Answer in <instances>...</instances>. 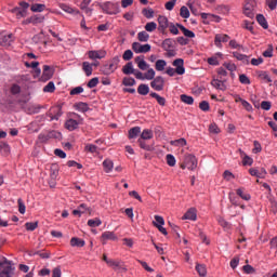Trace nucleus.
Segmentation results:
<instances>
[{
    "instance_id": "1",
    "label": "nucleus",
    "mask_w": 277,
    "mask_h": 277,
    "mask_svg": "<svg viewBox=\"0 0 277 277\" xmlns=\"http://www.w3.org/2000/svg\"><path fill=\"white\" fill-rule=\"evenodd\" d=\"M79 124H83V118L77 113H71L70 118L65 122V129L76 131V129H79Z\"/></svg>"
},
{
    "instance_id": "2",
    "label": "nucleus",
    "mask_w": 277,
    "mask_h": 277,
    "mask_svg": "<svg viewBox=\"0 0 277 277\" xmlns=\"http://www.w3.org/2000/svg\"><path fill=\"white\" fill-rule=\"evenodd\" d=\"M182 170H196L198 168V158L194 156V154H185L183 162L180 164Z\"/></svg>"
},
{
    "instance_id": "3",
    "label": "nucleus",
    "mask_w": 277,
    "mask_h": 277,
    "mask_svg": "<svg viewBox=\"0 0 277 277\" xmlns=\"http://www.w3.org/2000/svg\"><path fill=\"white\" fill-rule=\"evenodd\" d=\"M243 14L248 18H254V15L256 14V1L247 0L243 5Z\"/></svg>"
},
{
    "instance_id": "4",
    "label": "nucleus",
    "mask_w": 277,
    "mask_h": 277,
    "mask_svg": "<svg viewBox=\"0 0 277 277\" xmlns=\"http://www.w3.org/2000/svg\"><path fill=\"white\" fill-rule=\"evenodd\" d=\"M150 49L151 47L148 43L146 44H142L140 42L132 43V50L134 51V53H149Z\"/></svg>"
},
{
    "instance_id": "5",
    "label": "nucleus",
    "mask_w": 277,
    "mask_h": 277,
    "mask_svg": "<svg viewBox=\"0 0 277 277\" xmlns=\"http://www.w3.org/2000/svg\"><path fill=\"white\" fill-rule=\"evenodd\" d=\"M0 277H14V268L8 264L0 263Z\"/></svg>"
},
{
    "instance_id": "6",
    "label": "nucleus",
    "mask_w": 277,
    "mask_h": 277,
    "mask_svg": "<svg viewBox=\"0 0 277 277\" xmlns=\"http://www.w3.org/2000/svg\"><path fill=\"white\" fill-rule=\"evenodd\" d=\"M14 42V35L2 32L0 34V44L2 47H10Z\"/></svg>"
},
{
    "instance_id": "7",
    "label": "nucleus",
    "mask_w": 277,
    "mask_h": 277,
    "mask_svg": "<svg viewBox=\"0 0 277 277\" xmlns=\"http://www.w3.org/2000/svg\"><path fill=\"white\" fill-rule=\"evenodd\" d=\"M164 83L166 81L163 80V77L158 76L150 82V85L153 90H156V92H161V90H163Z\"/></svg>"
},
{
    "instance_id": "8",
    "label": "nucleus",
    "mask_w": 277,
    "mask_h": 277,
    "mask_svg": "<svg viewBox=\"0 0 277 277\" xmlns=\"http://www.w3.org/2000/svg\"><path fill=\"white\" fill-rule=\"evenodd\" d=\"M64 113L62 111V107L58 105V106H54L50 109L49 111V117H50V120H60V118H62V115Z\"/></svg>"
},
{
    "instance_id": "9",
    "label": "nucleus",
    "mask_w": 277,
    "mask_h": 277,
    "mask_svg": "<svg viewBox=\"0 0 277 277\" xmlns=\"http://www.w3.org/2000/svg\"><path fill=\"white\" fill-rule=\"evenodd\" d=\"M89 60H103L106 57L107 52L104 50H91L88 52Z\"/></svg>"
},
{
    "instance_id": "10",
    "label": "nucleus",
    "mask_w": 277,
    "mask_h": 277,
    "mask_svg": "<svg viewBox=\"0 0 277 277\" xmlns=\"http://www.w3.org/2000/svg\"><path fill=\"white\" fill-rule=\"evenodd\" d=\"M249 174H251V176H256V179H265L267 176V170H265V168H261L260 170L251 168L249 169Z\"/></svg>"
},
{
    "instance_id": "11",
    "label": "nucleus",
    "mask_w": 277,
    "mask_h": 277,
    "mask_svg": "<svg viewBox=\"0 0 277 277\" xmlns=\"http://www.w3.org/2000/svg\"><path fill=\"white\" fill-rule=\"evenodd\" d=\"M173 66H175L176 75H185V61L183 58L173 61Z\"/></svg>"
},
{
    "instance_id": "12",
    "label": "nucleus",
    "mask_w": 277,
    "mask_h": 277,
    "mask_svg": "<svg viewBox=\"0 0 277 277\" xmlns=\"http://www.w3.org/2000/svg\"><path fill=\"white\" fill-rule=\"evenodd\" d=\"M238 153L242 159V166H252L254 163V159L247 155L242 149H238Z\"/></svg>"
},
{
    "instance_id": "13",
    "label": "nucleus",
    "mask_w": 277,
    "mask_h": 277,
    "mask_svg": "<svg viewBox=\"0 0 277 277\" xmlns=\"http://www.w3.org/2000/svg\"><path fill=\"white\" fill-rule=\"evenodd\" d=\"M53 77V69L49 65L43 66V72L41 76V81H49Z\"/></svg>"
},
{
    "instance_id": "14",
    "label": "nucleus",
    "mask_w": 277,
    "mask_h": 277,
    "mask_svg": "<svg viewBox=\"0 0 277 277\" xmlns=\"http://www.w3.org/2000/svg\"><path fill=\"white\" fill-rule=\"evenodd\" d=\"M135 63L137 64V67L140 68V70H148V68H150V65L146 63V61L144 60V56H137L135 58Z\"/></svg>"
},
{
    "instance_id": "15",
    "label": "nucleus",
    "mask_w": 277,
    "mask_h": 277,
    "mask_svg": "<svg viewBox=\"0 0 277 277\" xmlns=\"http://www.w3.org/2000/svg\"><path fill=\"white\" fill-rule=\"evenodd\" d=\"M74 107L77 111H80L81 114H85V111H90V106L85 102H78L74 105Z\"/></svg>"
},
{
    "instance_id": "16",
    "label": "nucleus",
    "mask_w": 277,
    "mask_h": 277,
    "mask_svg": "<svg viewBox=\"0 0 277 277\" xmlns=\"http://www.w3.org/2000/svg\"><path fill=\"white\" fill-rule=\"evenodd\" d=\"M118 64H120V56H115L108 65V72H115L118 69Z\"/></svg>"
},
{
    "instance_id": "17",
    "label": "nucleus",
    "mask_w": 277,
    "mask_h": 277,
    "mask_svg": "<svg viewBox=\"0 0 277 277\" xmlns=\"http://www.w3.org/2000/svg\"><path fill=\"white\" fill-rule=\"evenodd\" d=\"M230 37L228 35H216L214 39L215 47H222V42H228Z\"/></svg>"
},
{
    "instance_id": "18",
    "label": "nucleus",
    "mask_w": 277,
    "mask_h": 277,
    "mask_svg": "<svg viewBox=\"0 0 277 277\" xmlns=\"http://www.w3.org/2000/svg\"><path fill=\"white\" fill-rule=\"evenodd\" d=\"M58 8H61V10H63V12H66L67 14H79V11L77 9H74L66 3H60Z\"/></svg>"
},
{
    "instance_id": "19",
    "label": "nucleus",
    "mask_w": 277,
    "mask_h": 277,
    "mask_svg": "<svg viewBox=\"0 0 277 277\" xmlns=\"http://www.w3.org/2000/svg\"><path fill=\"white\" fill-rule=\"evenodd\" d=\"M211 85L215 88V90H221L222 92H225L226 90V83L224 81L219 79H213L211 81Z\"/></svg>"
},
{
    "instance_id": "20",
    "label": "nucleus",
    "mask_w": 277,
    "mask_h": 277,
    "mask_svg": "<svg viewBox=\"0 0 277 277\" xmlns=\"http://www.w3.org/2000/svg\"><path fill=\"white\" fill-rule=\"evenodd\" d=\"M198 215L196 214V209L190 208L183 216V220H190L192 222H196Z\"/></svg>"
},
{
    "instance_id": "21",
    "label": "nucleus",
    "mask_w": 277,
    "mask_h": 277,
    "mask_svg": "<svg viewBox=\"0 0 277 277\" xmlns=\"http://www.w3.org/2000/svg\"><path fill=\"white\" fill-rule=\"evenodd\" d=\"M118 239V236L114 232H104L102 234V240L103 241H116Z\"/></svg>"
},
{
    "instance_id": "22",
    "label": "nucleus",
    "mask_w": 277,
    "mask_h": 277,
    "mask_svg": "<svg viewBox=\"0 0 277 277\" xmlns=\"http://www.w3.org/2000/svg\"><path fill=\"white\" fill-rule=\"evenodd\" d=\"M158 25H159L160 31H164V29H168V25H169L168 17H166L163 15H159Z\"/></svg>"
},
{
    "instance_id": "23",
    "label": "nucleus",
    "mask_w": 277,
    "mask_h": 277,
    "mask_svg": "<svg viewBox=\"0 0 277 277\" xmlns=\"http://www.w3.org/2000/svg\"><path fill=\"white\" fill-rule=\"evenodd\" d=\"M70 246L72 248H83V246H85V240L77 238V237H72L70 239Z\"/></svg>"
},
{
    "instance_id": "24",
    "label": "nucleus",
    "mask_w": 277,
    "mask_h": 277,
    "mask_svg": "<svg viewBox=\"0 0 277 277\" xmlns=\"http://www.w3.org/2000/svg\"><path fill=\"white\" fill-rule=\"evenodd\" d=\"M103 168L104 172H106V174H109V172H113L114 170V161L111 159H105L103 161Z\"/></svg>"
},
{
    "instance_id": "25",
    "label": "nucleus",
    "mask_w": 277,
    "mask_h": 277,
    "mask_svg": "<svg viewBox=\"0 0 277 277\" xmlns=\"http://www.w3.org/2000/svg\"><path fill=\"white\" fill-rule=\"evenodd\" d=\"M170 145L174 146L175 148H183L184 146H187V140L177 138V140H174V141H170Z\"/></svg>"
},
{
    "instance_id": "26",
    "label": "nucleus",
    "mask_w": 277,
    "mask_h": 277,
    "mask_svg": "<svg viewBox=\"0 0 277 277\" xmlns=\"http://www.w3.org/2000/svg\"><path fill=\"white\" fill-rule=\"evenodd\" d=\"M166 66H168V62H166V60L156 61L155 68L158 72H163V70H166Z\"/></svg>"
},
{
    "instance_id": "27",
    "label": "nucleus",
    "mask_w": 277,
    "mask_h": 277,
    "mask_svg": "<svg viewBox=\"0 0 277 277\" xmlns=\"http://www.w3.org/2000/svg\"><path fill=\"white\" fill-rule=\"evenodd\" d=\"M123 75H134L135 68L133 67V63H127L122 68Z\"/></svg>"
},
{
    "instance_id": "28",
    "label": "nucleus",
    "mask_w": 277,
    "mask_h": 277,
    "mask_svg": "<svg viewBox=\"0 0 277 277\" xmlns=\"http://www.w3.org/2000/svg\"><path fill=\"white\" fill-rule=\"evenodd\" d=\"M256 21H258L259 25H261V27H263V29L269 28V25L267 24V19L265 18V16L263 14H258Z\"/></svg>"
},
{
    "instance_id": "29",
    "label": "nucleus",
    "mask_w": 277,
    "mask_h": 277,
    "mask_svg": "<svg viewBox=\"0 0 277 277\" xmlns=\"http://www.w3.org/2000/svg\"><path fill=\"white\" fill-rule=\"evenodd\" d=\"M141 133H142V128L134 127V128L129 130V138L130 140H135V137H137V135H140Z\"/></svg>"
},
{
    "instance_id": "30",
    "label": "nucleus",
    "mask_w": 277,
    "mask_h": 277,
    "mask_svg": "<svg viewBox=\"0 0 277 277\" xmlns=\"http://www.w3.org/2000/svg\"><path fill=\"white\" fill-rule=\"evenodd\" d=\"M179 29H181V31L184 34V36L186 38H196V34H194V31L185 28V26L177 24Z\"/></svg>"
},
{
    "instance_id": "31",
    "label": "nucleus",
    "mask_w": 277,
    "mask_h": 277,
    "mask_svg": "<svg viewBox=\"0 0 277 277\" xmlns=\"http://www.w3.org/2000/svg\"><path fill=\"white\" fill-rule=\"evenodd\" d=\"M196 272L200 277H206L207 276V266L205 264H196L195 267Z\"/></svg>"
},
{
    "instance_id": "32",
    "label": "nucleus",
    "mask_w": 277,
    "mask_h": 277,
    "mask_svg": "<svg viewBox=\"0 0 277 277\" xmlns=\"http://www.w3.org/2000/svg\"><path fill=\"white\" fill-rule=\"evenodd\" d=\"M150 92V87L148 84H140L137 88V93L141 94V96H146Z\"/></svg>"
},
{
    "instance_id": "33",
    "label": "nucleus",
    "mask_w": 277,
    "mask_h": 277,
    "mask_svg": "<svg viewBox=\"0 0 277 277\" xmlns=\"http://www.w3.org/2000/svg\"><path fill=\"white\" fill-rule=\"evenodd\" d=\"M153 137H154L153 130L145 129L142 131L140 140H153Z\"/></svg>"
},
{
    "instance_id": "34",
    "label": "nucleus",
    "mask_w": 277,
    "mask_h": 277,
    "mask_svg": "<svg viewBox=\"0 0 277 277\" xmlns=\"http://www.w3.org/2000/svg\"><path fill=\"white\" fill-rule=\"evenodd\" d=\"M259 79H262L265 83H272V77H269V74L267 71H258Z\"/></svg>"
},
{
    "instance_id": "35",
    "label": "nucleus",
    "mask_w": 277,
    "mask_h": 277,
    "mask_svg": "<svg viewBox=\"0 0 277 277\" xmlns=\"http://www.w3.org/2000/svg\"><path fill=\"white\" fill-rule=\"evenodd\" d=\"M137 40L138 42H148V40H150V35H148V32H146L145 30L140 31L137 34Z\"/></svg>"
},
{
    "instance_id": "36",
    "label": "nucleus",
    "mask_w": 277,
    "mask_h": 277,
    "mask_svg": "<svg viewBox=\"0 0 277 277\" xmlns=\"http://www.w3.org/2000/svg\"><path fill=\"white\" fill-rule=\"evenodd\" d=\"M151 98H156L157 103L161 105V107H166V97H162L156 92L150 93Z\"/></svg>"
},
{
    "instance_id": "37",
    "label": "nucleus",
    "mask_w": 277,
    "mask_h": 277,
    "mask_svg": "<svg viewBox=\"0 0 277 277\" xmlns=\"http://www.w3.org/2000/svg\"><path fill=\"white\" fill-rule=\"evenodd\" d=\"M82 70L83 72H85L87 77H91L92 75V64H90L89 62H83L82 63Z\"/></svg>"
},
{
    "instance_id": "38",
    "label": "nucleus",
    "mask_w": 277,
    "mask_h": 277,
    "mask_svg": "<svg viewBox=\"0 0 277 277\" xmlns=\"http://www.w3.org/2000/svg\"><path fill=\"white\" fill-rule=\"evenodd\" d=\"M108 267H111L113 269H120L122 262L120 260H114L110 259V261H108Z\"/></svg>"
},
{
    "instance_id": "39",
    "label": "nucleus",
    "mask_w": 277,
    "mask_h": 277,
    "mask_svg": "<svg viewBox=\"0 0 277 277\" xmlns=\"http://www.w3.org/2000/svg\"><path fill=\"white\" fill-rule=\"evenodd\" d=\"M101 224H103V221H101L98 217L90 219L88 221V226H90V228H97V226H101Z\"/></svg>"
},
{
    "instance_id": "40",
    "label": "nucleus",
    "mask_w": 277,
    "mask_h": 277,
    "mask_svg": "<svg viewBox=\"0 0 277 277\" xmlns=\"http://www.w3.org/2000/svg\"><path fill=\"white\" fill-rule=\"evenodd\" d=\"M237 196H240L242 200H250L251 196L243 188H238L236 190Z\"/></svg>"
},
{
    "instance_id": "41",
    "label": "nucleus",
    "mask_w": 277,
    "mask_h": 277,
    "mask_svg": "<svg viewBox=\"0 0 277 277\" xmlns=\"http://www.w3.org/2000/svg\"><path fill=\"white\" fill-rule=\"evenodd\" d=\"M162 49L164 51H170V49H174V41L172 39H166L162 42Z\"/></svg>"
},
{
    "instance_id": "42",
    "label": "nucleus",
    "mask_w": 277,
    "mask_h": 277,
    "mask_svg": "<svg viewBox=\"0 0 277 277\" xmlns=\"http://www.w3.org/2000/svg\"><path fill=\"white\" fill-rule=\"evenodd\" d=\"M182 103H185V105H194V97L189 96L187 94H182L180 96Z\"/></svg>"
},
{
    "instance_id": "43",
    "label": "nucleus",
    "mask_w": 277,
    "mask_h": 277,
    "mask_svg": "<svg viewBox=\"0 0 277 277\" xmlns=\"http://www.w3.org/2000/svg\"><path fill=\"white\" fill-rule=\"evenodd\" d=\"M53 135V133H40L38 136V141L41 144L47 143V141L51 140V136Z\"/></svg>"
},
{
    "instance_id": "44",
    "label": "nucleus",
    "mask_w": 277,
    "mask_h": 277,
    "mask_svg": "<svg viewBox=\"0 0 277 277\" xmlns=\"http://www.w3.org/2000/svg\"><path fill=\"white\" fill-rule=\"evenodd\" d=\"M30 23H32V25L42 23V17L31 16L28 19L24 21V25H29Z\"/></svg>"
},
{
    "instance_id": "45",
    "label": "nucleus",
    "mask_w": 277,
    "mask_h": 277,
    "mask_svg": "<svg viewBox=\"0 0 277 277\" xmlns=\"http://www.w3.org/2000/svg\"><path fill=\"white\" fill-rule=\"evenodd\" d=\"M30 10L31 12H44V10H47V5L35 3L31 5Z\"/></svg>"
},
{
    "instance_id": "46",
    "label": "nucleus",
    "mask_w": 277,
    "mask_h": 277,
    "mask_svg": "<svg viewBox=\"0 0 277 277\" xmlns=\"http://www.w3.org/2000/svg\"><path fill=\"white\" fill-rule=\"evenodd\" d=\"M154 226L159 227L163 226L166 224V220H163V216L155 215V221L153 222Z\"/></svg>"
},
{
    "instance_id": "47",
    "label": "nucleus",
    "mask_w": 277,
    "mask_h": 277,
    "mask_svg": "<svg viewBox=\"0 0 277 277\" xmlns=\"http://www.w3.org/2000/svg\"><path fill=\"white\" fill-rule=\"evenodd\" d=\"M144 141H145L144 138H138V140H137V143L140 144V147H141L143 150H147V151L153 150V147H150V145L146 144V142H144Z\"/></svg>"
},
{
    "instance_id": "48",
    "label": "nucleus",
    "mask_w": 277,
    "mask_h": 277,
    "mask_svg": "<svg viewBox=\"0 0 277 277\" xmlns=\"http://www.w3.org/2000/svg\"><path fill=\"white\" fill-rule=\"evenodd\" d=\"M167 163L170 166V168H174V166H176V158H174V155H167Z\"/></svg>"
},
{
    "instance_id": "49",
    "label": "nucleus",
    "mask_w": 277,
    "mask_h": 277,
    "mask_svg": "<svg viewBox=\"0 0 277 277\" xmlns=\"http://www.w3.org/2000/svg\"><path fill=\"white\" fill-rule=\"evenodd\" d=\"M155 69H153V68H149L148 70H147V72H145L144 74V76H145V80H147V81H153V79H155Z\"/></svg>"
},
{
    "instance_id": "50",
    "label": "nucleus",
    "mask_w": 277,
    "mask_h": 277,
    "mask_svg": "<svg viewBox=\"0 0 277 277\" xmlns=\"http://www.w3.org/2000/svg\"><path fill=\"white\" fill-rule=\"evenodd\" d=\"M180 16L182 18H189L190 14H189V9H187V6H182L180 9Z\"/></svg>"
},
{
    "instance_id": "51",
    "label": "nucleus",
    "mask_w": 277,
    "mask_h": 277,
    "mask_svg": "<svg viewBox=\"0 0 277 277\" xmlns=\"http://www.w3.org/2000/svg\"><path fill=\"white\" fill-rule=\"evenodd\" d=\"M233 56L239 62H248V55L241 54L239 52H233Z\"/></svg>"
},
{
    "instance_id": "52",
    "label": "nucleus",
    "mask_w": 277,
    "mask_h": 277,
    "mask_svg": "<svg viewBox=\"0 0 277 277\" xmlns=\"http://www.w3.org/2000/svg\"><path fill=\"white\" fill-rule=\"evenodd\" d=\"M17 205H18V211L22 215H25V212L27 211V207H25V202H23V199H18L17 200Z\"/></svg>"
},
{
    "instance_id": "53",
    "label": "nucleus",
    "mask_w": 277,
    "mask_h": 277,
    "mask_svg": "<svg viewBox=\"0 0 277 277\" xmlns=\"http://www.w3.org/2000/svg\"><path fill=\"white\" fill-rule=\"evenodd\" d=\"M122 83L126 87H133V85H135V80L131 77H126V78H123Z\"/></svg>"
},
{
    "instance_id": "54",
    "label": "nucleus",
    "mask_w": 277,
    "mask_h": 277,
    "mask_svg": "<svg viewBox=\"0 0 277 277\" xmlns=\"http://www.w3.org/2000/svg\"><path fill=\"white\" fill-rule=\"evenodd\" d=\"M155 29H157V23H155V22H149L145 25L146 31L153 32V31H155Z\"/></svg>"
},
{
    "instance_id": "55",
    "label": "nucleus",
    "mask_w": 277,
    "mask_h": 277,
    "mask_svg": "<svg viewBox=\"0 0 277 277\" xmlns=\"http://www.w3.org/2000/svg\"><path fill=\"white\" fill-rule=\"evenodd\" d=\"M122 58L124 60V62H129V61L133 60V51L126 50L122 55Z\"/></svg>"
},
{
    "instance_id": "56",
    "label": "nucleus",
    "mask_w": 277,
    "mask_h": 277,
    "mask_svg": "<svg viewBox=\"0 0 277 277\" xmlns=\"http://www.w3.org/2000/svg\"><path fill=\"white\" fill-rule=\"evenodd\" d=\"M143 15L145 18H153L155 16V11L153 9H144Z\"/></svg>"
},
{
    "instance_id": "57",
    "label": "nucleus",
    "mask_w": 277,
    "mask_h": 277,
    "mask_svg": "<svg viewBox=\"0 0 277 277\" xmlns=\"http://www.w3.org/2000/svg\"><path fill=\"white\" fill-rule=\"evenodd\" d=\"M43 92H55V83L53 81H50L44 88Z\"/></svg>"
},
{
    "instance_id": "58",
    "label": "nucleus",
    "mask_w": 277,
    "mask_h": 277,
    "mask_svg": "<svg viewBox=\"0 0 277 277\" xmlns=\"http://www.w3.org/2000/svg\"><path fill=\"white\" fill-rule=\"evenodd\" d=\"M239 81H240V83H242V85H250V78H248L247 76H246V74H241L240 76H239Z\"/></svg>"
},
{
    "instance_id": "59",
    "label": "nucleus",
    "mask_w": 277,
    "mask_h": 277,
    "mask_svg": "<svg viewBox=\"0 0 277 277\" xmlns=\"http://www.w3.org/2000/svg\"><path fill=\"white\" fill-rule=\"evenodd\" d=\"M70 96H76L77 94H83V87H76L70 91Z\"/></svg>"
},
{
    "instance_id": "60",
    "label": "nucleus",
    "mask_w": 277,
    "mask_h": 277,
    "mask_svg": "<svg viewBox=\"0 0 277 277\" xmlns=\"http://www.w3.org/2000/svg\"><path fill=\"white\" fill-rule=\"evenodd\" d=\"M25 226L26 230H36V228H38V222H28Z\"/></svg>"
},
{
    "instance_id": "61",
    "label": "nucleus",
    "mask_w": 277,
    "mask_h": 277,
    "mask_svg": "<svg viewBox=\"0 0 277 277\" xmlns=\"http://www.w3.org/2000/svg\"><path fill=\"white\" fill-rule=\"evenodd\" d=\"M223 179H224L225 181H233V179H235V174H233V172L226 170V171H224V173H223Z\"/></svg>"
},
{
    "instance_id": "62",
    "label": "nucleus",
    "mask_w": 277,
    "mask_h": 277,
    "mask_svg": "<svg viewBox=\"0 0 277 277\" xmlns=\"http://www.w3.org/2000/svg\"><path fill=\"white\" fill-rule=\"evenodd\" d=\"M174 5H176V0H171L164 4V8L169 12H172V10H174Z\"/></svg>"
},
{
    "instance_id": "63",
    "label": "nucleus",
    "mask_w": 277,
    "mask_h": 277,
    "mask_svg": "<svg viewBox=\"0 0 277 277\" xmlns=\"http://www.w3.org/2000/svg\"><path fill=\"white\" fill-rule=\"evenodd\" d=\"M52 277H62V267L56 266L52 271Z\"/></svg>"
},
{
    "instance_id": "64",
    "label": "nucleus",
    "mask_w": 277,
    "mask_h": 277,
    "mask_svg": "<svg viewBox=\"0 0 277 277\" xmlns=\"http://www.w3.org/2000/svg\"><path fill=\"white\" fill-rule=\"evenodd\" d=\"M266 5H268L269 10H276L277 0H266Z\"/></svg>"
}]
</instances>
